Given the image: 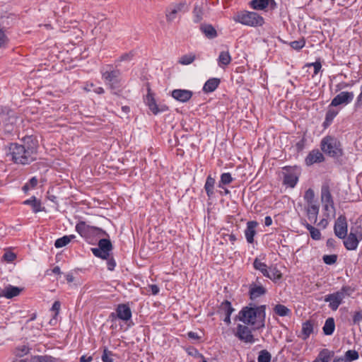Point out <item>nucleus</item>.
I'll list each match as a JSON object with an SVG mask.
<instances>
[{
	"mask_svg": "<svg viewBox=\"0 0 362 362\" xmlns=\"http://www.w3.org/2000/svg\"><path fill=\"white\" fill-rule=\"evenodd\" d=\"M354 98L353 92L342 91L332 100L330 105L337 107L340 105H347L353 100Z\"/></svg>",
	"mask_w": 362,
	"mask_h": 362,
	"instance_id": "nucleus-18",
	"label": "nucleus"
},
{
	"mask_svg": "<svg viewBox=\"0 0 362 362\" xmlns=\"http://www.w3.org/2000/svg\"><path fill=\"white\" fill-rule=\"evenodd\" d=\"M226 236L228 237V240H230V242L232 243V244H234L235 242L236 241L237 238H236V236L235 235L231 233V234H227L226 235Z\"/></svg>",
	"mask_w": 362,
	"mask_h": 362,
	"instance_id": "nucleus-64",
	"label": "nucleus"
},
{
	"mask_svg": "<svg viewBox=\"0 0 362 362\" xmlns=\"http://www.w3.org/2000/svg\"><path fill=\"white\" fill-rule=\"evenodd\" d=\"M321 201L327 212L335 211L334 204L329 186L324 184L321 187Z\"/></svg>",
	"mask_w": 362,
	"mask_h": 362,
	"instance_id": "nucleus-9",
	"label": "nucleus"
},
{
	"mask_svg": "<svg viewBox=\"0 0 362 362\" xmlns=\"http://www.w3.org/2000/svg\"><path fill=\"white\" fill-rule=\"evenodd\" d=\"M303 224L309 230L310 236L313 240H320V239L321 233L317 228H316L313 227L312 225L308 223L305 221V223H303Z\"/></svg>",
	"mask_w": 362,
	"mask_h": 362,
	"instance_id": "nucleus-38",
	"label": "nucleus"
},
{
	"mask_svg": "<svg viewBox=\"0 0 362 362\" xmlns=\"http://www.w3.org/2000/svg\"><path fill=\"white\" fill-rule=\"evenodd\" d=\"M250 6L254 10L262 11L269 8L270 10H274L277 4L274 0H252Z\"/></svg>",
	"mask_w": 362,
	"mask_h": 362,
	"instance_id": "nucleus-19",
	"label": "nucleus"
},
{
	"mask_svg": "<svg viewBox=\"0 0 362 362\" xmlns=\"http://www.w3.org/2000/svg\"><path fill=\"white\" fill-rule=\"evenodd\" d=\"M215 185V179L213 178L211 175H209L206 178L204 189L206 192V194L209 197H211L214 195V188Z\"/></svg>",
	"mask_w": 362,
	"mask_h": 362,
	"instance_id": "nucleus-33",
	"label": "nucleus"
},
{
	"mask_svg": "<svg viewBox=\"0 0 362 362\" xmlns=\"http://www.w3.org/2000/svg\"><path fill=\"white\" fill-rule=\"evenodd\" d=\"M353 292L354 289L351 286H344L339 291L325 296V301L329 302L330 309L335 311L343 303L344 298L346 296H350Z\"/></svg>",
	"mask_w": 362,
	"mask_h": 362,
	"instance_id": "nucleus-6",
	"label": "nucleus"
},
{
	"mask_svg": "<svg viewBox=\"0 0 362 362\" xmlns=\"http://www.w3.org/2000/svg\"><path fill=\"white\" fill-rule=\"evenodd\" d=\"M76 236L74 235H64L55 240L54 246L57 248H61L68 245Z\"/></svg>",
	"mask_w": 362,
	"mask_h": 362,
	"instance_id": "nucleus-34",
	"label": "nucleus"
},
{
	"mask_svg": "<svg viewBox=\"0 0 362 362\" xmlns=\"http://www.w3.org/2000/svg\"><path fill=\"white\" fill-rule=\"evenodd\" d=\"M2 258L7 262H12L16 258V255L15 253L11 251H7L4 254Z\"/></svg>",
	"mask_w": 362,
	"mask_h": 362,
	"instance_id": "nucleus-51",
	"label": "nucleus"
},
{
	"mask_svg": "<svg viewBox=\"0 0 362 362\" xmlns=\"http://www.w3.org/2000/svg\"><path fill=\"white\" fill-rule=\"evenodd\" d=\"M362 106V91L358 95L356 101L354 105L355 109L360 108Z\"/></svg>",
	"mask_w": 362,
	"mask_h": 362,
	"instance_id": "nucleus-58",
	"label": "nucleus"
},
{
	"mask_svg": "<svg viewBox=\"0 0 362 362\" xmlns=\"http://www.w3.org/2000/svg\"><path fill=\"white\" fill-rule=\"evenodd\" d=\"M110 317L112 318L117 317L123 321H128L132 318L131 308L127 304H119L116 308V313H112Z\"/></svg>",
	"mask_w": 362,
	"mask_h": 362,
	"instance_id": "nucleus-16",
	"label": "nucleus"
},
{
	"mask_svg": "<svg viewBox=\"0 0 362 362\" xmlns=\"http://www.w3.org/2000/svg\"><path fill=\"white\" fill-rule=\"evenodd\" d=\"M92 361H93L92 356H87L86 355L82 356L79 360L80 362H91Z\"/></svg>",
	"mask_w": 362,
	"mask_h": 362,
	"instance_id": "nucleus-62",
	"label": "nucleus"
},
{
	"mask_svg": "<svg viewBox=\"0 0 362 362\" xmlns=\"http://www.w3.org/2000/svg\"><path fill=\"white\" fill-rule=\"evenodd\" d=\"M231 56L228 51H222L220 52L218 58V64L219 66L224 67L231 62Z\"/></svg>",
	"mask_w": 362,
	"mask_h": 362,
	"instance_id": "nucleus-29",
	"label": "nucleus"
},
{
	"mask_svg": "<svg viewBox=\"0 0 362 362\" xmlns=\"http://www.w3.org/2000/svg\"><path fill=\"white\" fill-rule=\"evenodd\" d=\"M38 180L36 178V177H33L29 180V181L27 182L28 185L31 187V189L35 188L37 185Z\"/></svg>",
	"mask_w": 362,
	"mask_h": 362,
	"instance_id": "nucleus-59",
	"label": "nucleus"
},
{
	"mask_svg": "<svg viewBox=\"0 0 362 362\" xmlns=\"http://www.w3.org/2000/svg\"><path fill=\"white\" fill-rule=\"evenodd\" d=\"M349 86H350V84L348 83H346V82L339 83L336 86V91H339L341 89L348 88Z\"/></svg>",
	"mask_w": 362,
	"mask_h": 362,
	"instance_id": "nucleus-60",
	"label": "nucleus"
},
{
	"mask_svg": "<svg viewBox=\"0 0 362 362\" xmlns=\"http://www.w3.org/2000/svg\"><path fill=\"white\" fill-rule=\"evenodd\" d=\"M98 245V247L91 248L93 254L101 259H108L113 248L111 241L109 239L102 238L99 240Z\"/></svg>",
	"mask_w": 362,
	"mask_h": 362,
	"instance_id": "nucleus-8",
	"label": "nucleus"
},
{
	"mask_svg": "<svg viewBox=\"0 0 362 362\" xmlns=\"http://www.w3.org/2000/svg\"><path fill=\"white\" fill-rule=\"evenodd\" d=\"M258 226V223L255 221H250L247 223V227L245 230V235L247 243H253L254 237L256 235L255 228Z\"/></svg>",
	"mask_w": 362,
	"mask_h": 362,
	"instance_id": "nucleus-22",
	"label": "nucleus"
},
{
	"mask_svg": "<svg viewBox=\"0 0 362 362\" xmlns=\"http://www.w3.org/2000/svg\"><path fill=\"white\" fill-rule=\"evenodd\" d=\"M93 88H95V85L93 83H86L84 86V90L87 92L93 90Z\"/></svg>",
	"mask_w": 362,
	"mask_h": 362,
	"instance_id": "nucleus-61",
	"label": "nucleus"
},
{
	"mask_svg": "<svg viewBox=\"0 0 362 362\" xmlns=\"http://www.w3.org/2000/svg\"><path fill=\"white\" fill-rule=\"evenodd\" d=\"M253 267L259 271L264 276H269V268L267 265L262 262L258 258H255L253 262Z\"/></svg>",
	"mask_w": 362,
	"mask_h": 362,
	"instance_id": "nucleus-31",
	"label": "nucleus"
},
{
	"mask_svg": "<svg viewBox=\"0 0 362 362\" xmlns=\"http://www.w3.org/2000/svg\"><path fill=\"white\" fill-rule=\"evenodd\" d=\"M76 230L78 234L84 238L88 236L90 233H96L99 235H107V233L100 228L96 226H90L87 225L84 221H79L76 226Z\"/></svg>",
	"mask_w": 362,
	"mask_h": 362,
	"instance_id": "nucleus-12",
	"label": "nucleus"
},
{
	"mask_svg": "<svg viewBox=\"0 0 362 362\" xmlns=\"http://www.w3.org/2000/svg\"><path fill=\"white\" fill-rule=\"evenodd\" d=\"M258 362H270L271 361V354L267 350H262L259 352V354L257 358Z\"/></svg>",
	"mask_w": 362,
	"mask_h": 362,
	"instance_id": "nucleus-46",
	"label": "nucleus"
},
{
	"mask_svg": "<svg viewBox=\"0 0 362 362\" xmlns=\"http://www.w3.org/2000/svg\"><path fill=\"white\" fill-rule=\"evenodd\" d=\"M193 92L185 89H175L171 92V96L181 103L188 102L192 97Z\"/></svg>",
	"mask_w": 362,
	"mask_h": 362,
	"instance_id": "nucleus-21",
	"label": "nucleus"
},
{
	"mask_svg": "<svg viewBox=\"0 0 362 362\" xmlns=\"http://www.w3.org/2000/svg\"><path fill=\"white\" fill-rule=\"evenodd\" d=\"M358 230L356 228H351L350 233L346 236L344 240V245L348 250H356L358 247L360 240L362 239V235H360L359 238L357 237Z\"/></svg>",
	"mask_w": 362,
	"mask_h": 362,
	"instance_id": "nucleus-14",
	"label": "nucleus"
},
{
	"mask_svg": "<svg viewBox=\"0 0 362 362\" xmlns=\"http://www.w3.org/2000/svg\"><path fill=\"white\" fill-rule=\"evenodd\" d=\"M334 351L324 349L320 352L317 358L320 359L322 362H329L330 358L334 356Z\"/></svg>",
	"mask_w": 362,
	"mask_h": 362,
	"instance_id": "nucleus-39",
	"label": "nucleus"
},
{
	"mask_svg": "<svg viewBox=\"0 0 362 362\" xmlns=\"http://www.w3.org/2000/svg\"><path fill=\"white\" fill-rule=\"evenodd\" d=\"M200 30L209 39H214L217 36V32L216 29L210 24L201 25Z\"/></svg>",
	"mask_w": 362,
	"mask_h": 362,
	"instance_id": "nucleus-26",
	"label": "nucleus"
},
{
	"mask_svg": "<svg viewBox=\"0 0 362 362\" xmlns=\"http://www.w3.org/2000/svg\"><path fill=\"white\" fill-rule=\"evenodd\" d=\"M233 19L236 23L250 27H260L264 24V18L254 11H241L237 12Z\"/></svg>",
	"mask_w": 362,
	"mask_h": 362,
	"instance_id": "nucleus-5",
	"label": "nucleus"
},
{
	"mask_svg": "<svg viewBox=\"0 0 362 362\" xmlns=\"http://www.w3.org/2000/svg\"><path fill=\"white\" fill-rule=\"evenodd\" d=\"M110 356H112V352L105 349L102 355L103 362H113V359Z\"/></svg>",
	"mask_w": 362,
	"mask_h": 362,
	"instance_id": "nucleus-52",
	"label": "nucleus"
},
{
	"mask_svg": "<svg viewBox=\"0 0 362 362\" xmlns=\"http://www.w3.org/2000/svg\"><path fill=\"white\" fill-rule=\"evenodd\" d=\"M335 329V322L333 317H328L322 327L323 332L325 335H331Z\"/></svg>",
	"mask_w": 362,
	"mask_h": 362,
	"instance_id": "nucleus-30",
	"label": "nucleus"
},
{
	"mask_svg": "<svg viewBox=\"0 0 362 362\" xmlns=\"http://www.w3.org/2000/svg\"><path fill=\"white\" fill-rule=\"evenodd\" d=\"M22 144L11 143L8 147L11 160L16 164L28 165L37 160L38 141L33 136H25Z\"/></svg>",
	"mask_w": 362,
	"mask_h": 362,
	"instance_id": "nucleus-1",
	"label": "nucleus"
},
{
	"mask_svg": "<svg viewBox=\"0 0 362 362\" xmlns=\"http://www.w3.org/2000/svg\"><path fill=\"white\" fill-rule=\"evenodd\" d=\"M362 320V313L357 311L353 316V324L358 325Z\"/></svg>",
	"mask_w": 362,
	"mask_h": 362,
	"instance_id": "nucleus-54",
	"label": "nucleus"
},
{
	"mask_svg": "<svg viewBox=\"0 0 362 362\" xmlns=\"http://www.w3.org/2000/svg\"><path fill=\"white\" fill-rule=\"evenodd\" d=\"M262 279L257 277L255 281L249 284V296L251 300H255L262 296H264L267 290L262 285Z\"/></svg>",
	"mask_w": 362,
	"mask_h": 362,
	"instance_id": "nucleus-13",
	"label": "nucleus"
},
{
	"mask_svg": "<svg viewBox=\"0 0 362 362\" xmlns=\"http://www.w3.org/2000/svg\"><path fill=\"white\" fill-rule=\"evenodd\" d=\"M100 74L102 78L109 89L114 93L120 91L122 83L121 71L119 69H115L112 64H107L101 68Z\"/></svg>",
	"mask_w": 362,
	"mask_h": 362,
	"instance_id": "nucleus-3",
	"label": "nucleus"
},
{
	"mask_svg": "<svg viewBox=\"0 0 362 362\" xmlns=\"http://www.w3.org/2000/svg\"><path fill=\"white\" fill-rule=\"evenodd\" d=\"M334 234L340 239H344L347 235V222L344 216H340L337 219L334 227Z\"/></svg>",
	"mask_w": 362,
	"mask_h": 362,
	"instance_id": "nucleus-17",
	"label": "nucleus"
},
{
	"mask_svg": "<svg viewBox=\"0 0 362 362\" xmlns=\"http://www.w3.org/2000/svg\"><path fill=\"white\" fill-rule=\"evenodd\" d=\"M338 114V112L333 110H329L326 112L325 115V121L324 122V126L326 127L327 125H329L334 118L337 116Z\"/></svg>",
	"mask_w": 362,
	"mask_h": 362,
	"instance_id": "nucleus-44",
	"label": "nucleus"
},
{
	"mask_svg": "<svg viewBox=\"0 0 362 362\" xmlns=\"http://www.w3.org/2000/svg\"><path fill=\"white\" fill-rule=\"evenodd\" d=\"M306 66L314 67V74H313V76L317 75L320 72V71L322 68V64H321V62L320 60H317L316 62H313V63H309Z\"/></svg>",
	"mask_w": 362,
	"mask_h": 362,
	"instance_id": "nucleus-50",
	"label": "nucleus"
},
{
	"mask_svg": "<svg viewBox=\"0 0 362 362\" xmlns=\"http://www.w3.org/2000/svg\"><path fill=\"white\" fill-rule=\"evenodd\" d=\"M203 9L199 5H195L193 9L194 22L199 23L203 19Z\"/></svg>",
	"mask_w": 362,
	"mask_h": 362,
	"instance_id": "nucleus-41",
	"label": "nucleus"
},
{
	"mask_svg": "<svg viewBox=\"0 0 362 362\" xmlns=\"http://www.w3.org/2000/svg\"><path fill=\"white\" fill-rule=\"evenodd\" d=\"M147 95L144 99L146 105L153 115H158L160 112H163L168 110V107L165 105H158L154 98L153 94L151 93V89L148 84L147 86Z\"/></svg>",
	"mask_w": 362,
	"mask_h": 362,
	"instance_id": "nucleus-11",
	"label": "nucleus"
},
{
	"mask_svg": "<svg viewBox=\"0 0 362 362\" xmlns=\"http://www.w3.org/2000/svg\"><path fill=\"white\" fill-rule=\"evenodd\" d=\"M265 277L273 281H276L282 278V274L276 267H270L269 268V276Z\"/></svg>",
	"mask_w": 362,
	"mask_h": 362,
	"instance_id": "nucleus-35",
	"label": "nucleus"
},
{
	"mask_svg": "<svg viewBox=\"0 0 362 362\" xmlns=\"http://www.w3.org/2000/svg\"><path fill=\"white\" fill-rule=\"evenodd\" d=\"M266 305L244 307L238 314L239 320L247 325H251L255 329L264 327Z\"/></svg>",
	"mask_w": 362,
	"mask_h": 362,
	"instance_id": "nucleus-2",
	"label": "nucleus"
},
{
	"mask_svg": "<svg viewBox=\"0 0 362 362\" xmlns=\"http://www.w3.org/2000/svg\"><path fill=\"white\" fill-rule=\"evenodd\" d=\"M187 336L189 339H199V337L198 336V334L196 333V332H189L187 333Z\"/></svg>",
	"mask_w": 362,
	"mask_h": 362,
	"instance_id": "nucleus-63",
	"label": "nucleus"
},
{
	"mask_svg": "<svg viewBox=\"0 0 362 362\" xmlns=\"http://www.w3.org/2000/svg\"><path fill=\"white\" fill-rule=\"evenodd\" d=\"M320 146L321 151L329 157L338 158L344 154L341 142L334 136L327 135L322 138Z\"/></svg>",
	"mask_w": 362,
	"mask_h": 362,
	"instance_id": "nucleus-4",
	"label": "nucleus"
},
{
	"mask_svg": "<svg viewBox=\"0 0 362 362\" xmlns=\"http://www.w3.org/2000/svg\"><path fill=\"white\" fill-rule=\"evenodd\" d=\"M22 291L23 288L12 285H8L3 290L2 296L8 299H10L18 296Z\"/></svg>",
	"mask_w": 362,
	"mask_h": 362,
	"instance_id": "nucleus-23",
	"label": "nucleus"
},
{
	"mask_svg": "<svg viewBox=\"0 0 362 362\" xmlns=\"http://www.w3.org/2000/svg\"><path fill=\"white\" fill-rule=\"evenodd\" d=\"M235 336L238 337L240 340L243 341L245 343L252 344L255 341V339L252 334L251 329L245 325H238Z\"/></svg>",
	"mask_w": 362,
	"mask_h": 362,
	"instance_id": "nucleus-15",
	"label": "nucleus"
},
{
	"mask_svg": "<svg viewBox=\"0 0 362 362\" xmlns=\"http://www.w3.org/2000/svg\"><path fill=\"white\" fill-rule=\"evenodd\" d=\"M325 160L323 153L317 148L313 149L309 152L305 158V163L308 166L313 165L315 163H320Z\"/></svg>",
	"mask_w": 362,
	"mask_h": 362,
	"instance_id": "nucleus-20",
	"label": "nucleus"
},
{
	"mask_svg": "<svg viewBox=\"0 0 362 362\" xmlns=\"http://www.w3.org/2000/svg\"><path fill=\"white\" fill-rule=\"evenodd\" d=\"M289 45L296 50H300L305 45V40L303 37L298 40L292 41L289 43Z\"/></svg>",
	"mask_w": 362,
	"mask_h": 362,
	"instance_id": "nucleus-45",
	"label": "nucleus"
},
{
	"mask_svg": "<svg viewBox=\"0 0 362 362\" xmlns=\"http://www.w3.org/2000/svg\"><path fill=\"white\" fill-rule=\"evenodd\" d=\"M273 310L274 313L280 317L288 316L291 314V310L282 304H276Z\"/></svg>",
	"mask_w": 362,
	"mask_h": 362,
	"instance_id": "nucleus-32",
	"label": "nucleus"
},
{
	"mask_svg": "<svg viewBox=\"0 0 362 362\" xmlns=\"http://www.w3.org/2000/svg\"><path fill=\"white\" fill-rule=\"evenodd\" d=\"M233 180L232 175L230 173H224L221 175V179L218 182V187L221 189H224V186L229 185Z\"/></svg>",
	"mask_w": 362,
	"mask_h": 362,
	"instance_id": "nucleus-36",
	"label": "nucleus"
},
{
	"mask_svg": "<svg viewBox=\"0 0 362 362\" xmlns=\"http://www.w3.org/2000/svg\"><path fill=\"white\" fill-rule=\"evenodd\" d=\"M283 184L291 188H293L298 181L300 175L299 169L297 167H291L286 166L283 168Z\"/></svg>",
	"mask_w": 362,
	"mask_h": 362,
	"instance_id": "nucleus-7",
	"label": "nucleus"
},
{
	"mask_svg": "<svg viewBox=\"0 0 362 362\" xmlns=\"http://www.w3.org/2000/svg\"><path fill=\"white\" fill-rule=\"evenodd\" d=\"M306 212L308 220L311 223H315L317 219L319 206L316 204L308 205Z\"/></svg>",
	"mask_w": 362,
	"mask_h": 362,
	"instance_id": "nucleus-25",
	"label": "nucleus"
},
{
	"mask_svg": "<svg viewBox=\"0 0 362 362\" xmlns=\"http://www.w3.org/2000/svg\"><path fill=\"white\" fill-rule=\"evenodd\" d=\"M322 259L327 264L331 265L334 264L337 260V255H325L323 256Z\"/></svg>",
	"mask_w": 362,
	"mask_h": 362,
	"instance_id": "nucleus-49",
	"label": "nucleus"
},
{
	"mask_svg": "<svg viewBox=\"0 0 362 362\" xmlns=\"http://www.w3.org/2000/svg\"><path fill=\"white\" fill-rule=\"evenodd\" d=\"M133 57L134 54L132 52L124 53L115 60V63L119 65L122 62H129L132 59Z\"/></svg>",
	"mask_w": 362,
	"mask_h": 362,
	"instance_id": "nucleus-48",
	"label": "nucleus"
},
{
	"mask_svg": "<svg viewBox=\"0 0 362 362\" xmlns=\"http://www.w3.org/2000/svg\"><path fill=\"white\" fill-rule=\"evenodd\" d=\"M313 322L311 320H307L302 325V339L306 340L313 332Z\"/></svg>",
	"mask_w": 362,
	"mask_h": 362,
	"instance_id": "nucleus-27",
	"label": "nucleus"
},
{
	"mask_svg": "<svg viewBox=\"0 0 362 362\" xmlns=\"http://www.w3.org/2000/svg\"><path fill=\"white\" fill-rule=\"evenodd\" d=\"M23 204L25 205L31 206L34 213H37L42 211L40 201L37 200L35 196H33L30 197V199L24 201Z\"/></svg>",
	"mask_w": 362,
	"mask_h": 362,
	"instance_id": "nucleus-28",
	"label": "nucleus"
},
{
	"mask_svg": "<svg viewBox=\"0 0 362 362\" xmlns=\"http://www.w3.org/2000/svg\"><path fill=\"white\" fill-rule=\"evenodd\" d=\"M60 307H61L60 302L59 300L54 301V303H53L52 307V310L55 312L54 317H56L58 315V314L59 313Z\"/></svg>",
	"mask_w": 362,
	"mask_h": 362,
	"instance_id": "nucleus-56",
	"label": "nucleus"
},
{
	"mask_svg": "<svg viewBox=\"0 0 362 362\" xmlns=\"http://www.w3.org/2000/svg\"><path fill=\"white\" fill-rule=\"evenodd\" d=\"M233 311H234V309L233 308V307L231 305V303L230 301H228V300H224L220 305L219 312L221 313L224 314L225 315H231Z\"/></svg>",
	"mask_w": 362,
	"mask_h": 362,
	"instance_id": "nucleus-37",
	"label": "nucleus"
},
{
	"mask_svg": "<svg viewBox=\"0 0 362 362\" xmlns=\"http://www.w3.org/2000/svg\"><path fill=\"white\" fill-rule=\"evenodd\" d=\"M195 59L196 56L194 54H185L179 59L178 62L182 65H189L192 64Z\"/></svg>",
	"mask_w": 362,
	"mask_h": 362,
	"instance_id": "nucleus-42",
	"label": "nucleus"
},
{
	"mask_svg": "<svg viewBox=\"0 0 362 362\" xmlns=\"http://www.w3.org/2000/svg\"><path fill=\"white\" fill-rule=\"evenodd\" d=\"M221 81L218 78H211L206 81L203 86V91L206 93L214 92L219 86Z\"/></svg>",
	"mask_w": 362,
	"mask_h": 362,
	"instance_id": "nucleus-24",
	"label": "nucleus"
},
{
	"mask_svg": "<svg viewBox=\"0 0 362 362\" xmlns=\"http://www.w3.org/2000/svg\"><path fill=\"white\" fill-rule=\"evenodd\" d=\"M189 10L185 1L170 5L166 10L165 17L168 22L173 21L179 13H185Z\"/></svg>",
	"mask_w": 362,
	"mask_h": 362,
	"instance_id": "nucleus-10",
	"label": "nucleus"
},
{
	"mask_svg": "<svg viewBox=\"0 0 362 362\" xmlns=\"http://www.w3.org/2000/svg\"><path fill=\"white\" fill-rule=\"evenodd\" d=\"M148 291H151V294L155 296L159 293L160 289L157 285L151 284L148 286Z\"/></svg>",
	"mask_w": 362,
	"mask_h": 362,
	"instance_id": "nucleus-57",
	"label": "nucleus"
},
{
	"mask_svg": "<svg viewBox=\"0 0 362 362\" xmlns=\"http://www.w3.org/2000/svg\"><path fill=\"white\" fill-rule=\"evenodd\" d=\"M314 198H315V193L314 191L309 188L307 189L304 194V199L306 201V202L308 204V205L314 204Z\"/></svg>",
	"mask_w": 362,
	"mask_h": 362,
	"instance_id": "nucleus-47",
	"label": "nucleus"
},
{
	"mask_svg": "<svg viewBox=\"0 0 362 362\" xmlns=\"http://www.w3.org/2000/svg\"><path fill=\"white\" fill-rule=\"evenodd\" d=\"M305 142H306V139L303 136L299 141H298L296 143V148L298 152H300V151H302L304 149L305 145Z\"/></svg>",
	"mask_w": 362,
	"mask_h": 362,
	"instance_id": "nucleus-53",
	"label": "nucleus"
},
{
	"mask_svg": "<svg viewBox=\"0 0 362 362\" xmlns=\"http://www.w3.org/2000/svg\"><path fill=\"white\" fill-rule=\"evenodd\" d=\"M107 259V267L108 270H110V271L114 270V269L116 266V262H115L114 258L109 257L108 259Z\"/></svg>",
	"mask_w": 362,
	"mask_h": 362,
	"instance_id": "nucleus-55",
	"label": "nucleus"
},
{
	"mask_svg": "<svg viewBox=\"0 0 362 362\" xmlns=\"http://www.w3.org/2000/svg\"><path fill=\"white\" fill-rule=\"evenodd\" d=\"M344 358L346 362H351L358 359L359 354L358 352L356 350H348L346 351Z\"/></svg>",
	"mask_w": 362,
	"mask_h": 362,
	"instance_id": "nucleus-43",
	"label": "nucleus"
},
{
	"mask_svg": "<svg viewBox=\"0 0 362 362\" xmlns=\"http://www.w3.org/2000/svg\"><path fill=\"white\" fill-rule=\"evenodd\" d=\"M56 358L48 355L35 356L30 358V362H55Z\"/></svg>",
	"mask_w": 362,
	"mask_h": 362,
	"instance_id": "nucleus-40",
	"label": "nucleus"
}]
</instances>
